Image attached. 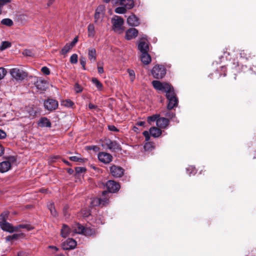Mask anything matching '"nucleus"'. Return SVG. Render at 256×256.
I'll return each mask as SVG.
<instances>
[{
    "label": "nucleus",
    "instance_id": "1",
    "mask_svg": "<svg viewBox=\"0 0 256 256\" xmlns=\"http://www.w3.org/2000/svg\"><path fill=\"white\" fill-rule=\"evenodd\" d=\"M152 84L156 90L166 93V96L168 100V110H170L178 106V100L174 89L171 85L168 83L162 82L156 80H153Z\"/></svg>",
    "mask_w": 256,
    "mask_h": 256
},
{
    "label": "nucleus",
    "instance_id": "2",
    "mask_svg": "<svg viewBox=\"0 0 256 256\" xmlns=\"http://www.w3.org/2000/svg\"><path fill=\"white\" fill-rule=\"evenodd\" d=\"M111 22L112 29L116 32L121 34L124 32V20L122 18L118 16H114L111 20Z\"/></svg>",
    "mask_w": 256,
    "mask_h": 256
},
{
    "label": "nucleus",
    "instance_id": "3",
    "mask_svg": "<svg viewBox=\"0 0 256 256\" xmlns=\"http://www.w3.org/2000/svg\"><path fill=\"white\" fill-rule=\"evenodd\" d=\"M32 82L40 92L46 90L49 86L48 82L40 77H32Z\"/></svg>",
    "mask_w": 256,
    "mask_h": 256
},
{
    "label": "nucleus",
    "instance_id": "4",
    "mask_svg": "<svg viewBox=\"0 0 256 256\" xmlns=\"http://www.w3.org/2000/svg\"><path fill=\"white\" fill-rule=\"evenodd\" d=\"M151 74L156 79H162L166 74V68L163 65L156 64L151 70Z\"/></svg>",
    "mask_w": 256,
    "mask_h": 256
},
{
    "label": "nucleus",
    "instance_id": "5",
    "mask_svg": "<svg viewBox=\"0 0 256 256\" xmlns=\"http://www.w3.org/2000/svg\"><path fill=\"white\" fill-rule=\"evenodd\" d=\"M12 78L18 82L23 80L28 76V73L22 69L14 68L10 70Z\"/></svg>",
    "mask_w": 256,
    "mask_h": 256
},
{
    "label": "nucleus",
    "instance_id": "6",
    "mask_svg": "<svg viewBox=\"0 0 256 256\" xmlns=\"http://www.w3.org/2000/svg\"><path fill=\"white\" fill-rule=\"evenodd\" d=\"M16 162V158L14 156L8 157L6 160L0 163V172H8Z\"/></svg>",
    "mask_w": 256,
    "mask_h": 256
},
{
    "label": "nucleus",
    "instance_id": "7",
    "mask_svg": "<svg viewBox=\"0 0 256 256\" xmlns=\"http://www.w3.org/2000/svg\"><path fill=\"white\" fill-rule=\"evenodd\" d=\"M105 8L103 5L99 6L96 10L94 14V23L100 25L104 15Z\"/></svg>",
    "mask_w": 256,
    "mask_h": 256
},
{
    "label": "nucleus",
    "instance_id": "8",
    "mask_svg": "<svg viewBox=\"0 0 256 256\" xmlns=\"http://www.w3.org/2000/svg\"><path fill=\"white\" fill-rule=\"evenodd\" d=\"M138 49L140 53L148 52V42L146 35H144L140 38L138 43Z\"/></svg>",
    "mask_w": 256,
    "mask_h": 256
},
{
    "label": "nucleus",
    "instance_id": "9",
    "mask_svg": "<svg viewBox=\"0 0 256 256\" xmlns=\"http://www.w3.org/2000/svg\"><path fill=\"white\" fill-rule=\"evenodd\" d=\"M110 172L114 178H120L124 173V170L120 166L113 165L110 167Z\"/></svg>",
    "mask_w": 256,
    "mask_h": 256
},
{
    "label": "nucleus",
    "instance_id": "10",
    "mask_svg": "<svg viewBox=\"0 0 256 256\" xmlns=\"http://www.w3.org/2000/svg\"><path fill=\"white\" fill-rule=\"evenodd\" d=\"M104 145L106 146L108 148L112 151L120 150V146L116 141H112L110 139L106 140L104 142Z\"/></svg>",
    "mask_w": 256,
    "mask_h": 256
},
{
    "label": "nucleus",
    "instance_id": "11",
    "mask_svg": "<svg viewBox=\"0 0 256 256\" xmlns=\"http://www.w3.org/2000/svg\"><path fill=\"white\" fill-rule=\"evenodd\" d=\"M106 185L110 192H116L120 188V184L112 180L108 181Z\"/></svg>",
    "mask_w": 256,
    "mask_h": 256
},
{
    "label": "nucleus",
    "instance_id": "12",
    "mask_svg": "<svg viewBox=\"0 0 256 256\" xmlns=\"http://www.w3.org/2000/svg\"><path fill=\"white\" fill-rule=\"evenodd\" d=\"M44 108L50 111L56 110L58 106V102L53 99H48L44 102Z\"/></svg>",
    "mask_w": 256,
    "mask_h": 256
},
{
    "label": "nucleus",
    "instance_id": "13",
    "mask_svg": "<svg viewBox=\"0 0 256 256\" xmlns=\"http://www.w3.org/2000/svg\"><path fill=\"white\" fill-rule=\"evenodd\" d=\"M76 242L72 238H68L63 242L62 246L64 250L74 249L76 246Z\"/></svg>",
    "mask_w": 256,
    "mask_h": 256
},
{
    "label": "nucleus",
    "instance_id": "14",
    "mask_svg": "<svg viewBox=\"0 0 256 256\" xmlns=\"http://www.w3.org/2000/svg\"><path fill=\"white\" fill-rule=\"evenodd\" d=\"M0 226L4 231L10 233L15 232L14 226L10 223L7 222L6 220H2L0 221Z\"/></svg>",
    "mask_w": 256,
    "mask_h": 256
},
{
    "label": "nucleus",
    "instance_id": "15",
    "mask_svg": "<svg viewBox=\"0 0 256 256\" xmlns=\"http://www.w3.org/2000/svg\"><path fill=\"white\" fill-rule=\"evenodd\" d=\"M98 158L100 162L104 164H108L111 162L112 160V155L105 152H100L98 154Z\"/></svg>",
    "mask_w": 256,
    "mask_h": 256
},
{
    "label": "nucleus",
    "instance_id": "16",
    "mask_svg": "<svg viewBox=\"0 0 256 256\" xmlns=\"http://www.w3.org/2000/svg\"><path fill=\"white\" fill-rule=\"evenodd\" d=\"M72 228H70L66 224H64L61 229L60 234L62 237L66 238L68 236H74Z\"/></svg>",
    "mask_w": 256,
    "mask_h": 256
},
{
    "label": "nucleus",
    "instance_id": "17",
    "mask_svg": "<svg viewBox=\"0 0 256 256\" xmlns=\"http://www.w3.org/2000/svg\"><path fill=\"white\" fill-rule=\"evenodd\" d=\"M127 22L129 26H136L140 24L139 18L134 14H132L127 18Z\"/></svg>",
    "mask_w": 256,
    "mask_h": 256
},
{
    "label": "nucleus",
    "instance_id": "18",
    "mask_svg": "<svg viewBox=\"0 0 256 256\" xmlns=\"http://www.w3.org/2000/svg\"><path fill=\"white\" fill-rule=\"evenodd\" d=\"M170 121L168 118H160L156 120V126L160 128L165 129L168 128Z\"/></svg>",
    "mask_w": 256,
    "mask_h": 256
},
{
    "label": "nucleus",
    "instance_id": "19",
    "mask_svg": "<svg viewBox=\"0 0 256 256\" xmlns=\"http://www.w3.org/2000/svg\"><path fill=\"white\" fill-rule=\"evenodd\" d=\"M117 4L123 6L126 10H130L134 6V0H118Z\"/></svg>",
    "mask_w": 256,
    "mask_h": 256
},
{
    "label": "nucleus",
    "instance_id": "20",
    "mask_svg": "<svg viewBox=\"0 0 256 256\" xmlns=\"http://www.w3.org/2000/svg\"><path fill=\"white\" fill-rule=\"evenodd\" d=\"M138 34V30L135 28H130L126 32V38L130 40L135 38Z\"/></svg>",
    "mask_w": 256,
    "mask_h": 256
},
{
    "label": "nucleus",
    "instance_id": "21",
    "mask_svg": "<svg viewBox=\"0 0 256 256\" xmlns=\"http://www.w3.org/2000/svg\"><path fill=\"white\" fill-rule=\"evenodd\" d=\"M141 62L145 65H148L150 63L152 58L148 52L141 53L140 55Z\"/></svg>",
    "mask_w": 256,
    "mask_h": 256
},
{
    "label": "nucleus",
    "instance_id": "22",
    "mask_svg": "<svg viewBox=\"0 0 256 256\" xmlns=\"http://www.w3.org/2000/svg\"><path fill=\"white\" fill-rule=\"evenodd\" d=\"M88 58L92 62H94L96 60V50L92 47H90L88 50Z\"/></svg>",
    "mask_w": 256,
    "mask_h": 256
},
{
    "label": "nucleus",
    "instance_id": "23",
    "mask_svg": "<svg viewBox=\"0 0 256 256\" xmlns=\"http://www.w3.org/2000/svg\"><path fill=\"white\" fill-rule=\"evenodd\" d=\"M150 133L152 136L154 138H158L162 134V131L160 128L158 126L157 128L153 126L150 129Z\"/></svg>",
    "mask_w": 256,
    "mask_h": 256
},
{
    "label": "nucleus",
    "instance_id": "24",
    "mask_svg": "<svg viewBox=\"0 0 256 256\" xmlns=\"http://www.w3.org/2000/svg\"><path fill=\"white\" fill-rule=\"evenodd\" d=\"M10 0H0V14L3 12H4L6 8H10Z\"/></svg>",
    "mask_w": 256,
    "mask_h": 256
},
{
    "label": "nucleus",
    "instance_id": "25",
    "mask_svg": "<svg viewBox=\"0 0 256 256\" xmlns=\"http://www.w3.org/2000/svg\"><path fill=\"white\" fill-rule=\"evenodd\" d=\"M84 230V227L79 224H76L72 226L74 235L75 234H83Z\"/></svg>",
    "mask_w": 256,
    "mask_h": 256
},
{
    "label": "nucleus",
    "instance_id": "26",
    "mask_svg": "<svg viewBox=\"0 0 256 256\" xmlns=\"http://www.w3.org/2000/svg\"><path fill=\"white\" fill-rule=\"evenodd\" d=\"M38 125L40 127L50 128L51 126V122L46 118L44 117L40 119Z\"/></svg>",
    "mask_w": 256,
    "mask_h": 256
},
{
    "label": "nucleus",
    "instance_id": "27",
    "mask_svg": "<svg viewBox=\"0 0 256 256\" xmlns=\"http://www.w3.org/2000/svg\"><path fill=\"white\" fill-rule=\"evenodd\" d=\"M108 192L106 191H103L102 194V198H100V204L102 206H105L108 202V198L107 196Z\"/></svg>",
    "mask_w": 256,
    "mask_h": 256
},
{
    "label": "nucleus",
    "instance_id": "28",
    "mask_svg": "<svg viewBox=\"0 0 256 256\" xmlns=\"http://www.w3.org/2000/svg\"><path fill=\"white\" fill-rule=\"evenodd\" d=\"M88 36L93 38L95 35V28L93 24H90L88 27Z\"/></svg>",
    "mask_w": 256,
    "mask_h": 256
},
{
    "label": "nucleus",
    "instance_id": "29",
    "mask_svg": "<svg viewBox=\"0 0 256 256\" xmlns=\"http://www.w3.org/2000/svg\"><path fill=\"white\" fill-rule=\"evenodd\" d=\"M96 233V230L94 228H84V230L83 234L87 236H91L94 235Z\"/></svg>",
    "mask_w": 256,
    "mask_h": 256
},
{
    "label": "nucleus",
    "instance_id": "30",
    "mask_svg": "<svg viewBox=\"0 0 256 256\" xmlns=\"http://www.w3.org/2000/svg\"><path fill=\"white\" fill-rule=\"evenodd\" d=\"M186 172L190 176L194 175L196 172V168L192 166H190L186 168Z\"/></svg>",
    "mask_w": 256,
    "mask_h": 256
},
{
    "label": "nucleus",
    "instance_id": "31",
    "mask_svg": "<svg viewBox=\"0 0 256 256\" xmlns=\"http://www.w3.org/2000/svg\"><path fill=\"white\" fill-rule=\"evenodd\" d=\"M92 83L96 86L98 90H102L103 88L102 84L96 78L92 79Z\"/></svg>",
    "mask_w": 256,
    "mask_h": 256
},
{
    "label": "nucleus",
    "instance_id": "32",
    "mask_svg": "<svg viewBox=\"0 0 256 256\" xmlns=\"http://www.w3.org/2000/svg\"><path fill=\"white\" fill-rule=\"evenodd\" d=\"M1 24L8 26H11L14 24L13 21L8 18L2 19L1 20Z\"/></svg>",
    "mask_w": 256,
    "mask_h": 256
},
{
    "label": "nucleus",
    "instance_id": "33",
    "mask_svg": "<svg viewBox=\"0 0 256 256\" xmlns=\"http://www.w3.org/2000/svg\"><path fill=\"white\" fill-rule=\"evenodd\" d=\"M90 206H96L99 205H101L100 204V198H94L90 199Z\"/></svg>",
    "mask_w": 256,
    "mask_h": 256
},
{
    "label": "nucleus",
    "instance_id": "34",
    "mask_svg": "<svg viewBox=\"0 0 256 256\" xmlns=\"http://www.w3.org/2000/svg\"><path fill=\"white\" fill-rule=\"evenodd\" d=\"M48 207L49 210H50L51 214L54 216H56L57 212L56 211V210L54 204L52 202H50L48 205Z\"/></svg>",
    "mask_w": 256,
    "mask_h": 256
},
{
    "label": "nucleus",
    "instance_id": "35",
    "mask_svg": "<svg viewBox=\"0 0 256 256\" xmlns=\"http://www.w3.org/2000/svg\"><path fill=\"white\" fill-rule=\"evenodd\" d=\"M154 143L147 142L144 145V149L146 151H151L154 148Z\"/></svg>",
    "mask_w": 256,
    "mask_h": 256
},
{
    "label": "nucleus",
    "instance_id": "36",
    "mask_svg": "<svg viewBox=\"0 0 256 256\" xmlns=\"http://www.w3.org/2000/svg\"><path fill=\"white\" fill-rule=\"evenodd\" d=\"M72 47L69 44H66L62 48L61 50V54H66L70 50Z\"/></svg>",
    "mask_w": 256,
    "mask_h": 256
},
{
    "label": "nucleus",
    "instance_id": "37",
    "mask_svg": "<svg viewBox=\"0 0 256 256\" xmlns=\"http://www.w3.org/2000/svg\"><path fill=\"white\" fill-rule=\"evenodd\" d=\"M160 116L158 114H154L152 116H148L147 118L148 122L150 124L154 122H156V120L159 118Z\"/></svg>",
    "mask_w": 256,
    "mask_h": 256
},
{
    "label": "nucleus",
    "instance_id": "38",
    "mask_svg": "<svg viewBox=\"0 0 256 256\" xmlns=\"http://www.w3.org/2000/svg\"><path fill=\"white\" fill-rule=\"evenodd\" d=\"M11 44L8 41H4L2 42L0 46V50H3L7 48L10 47Z\"/></svg>",
    "mask_w": 256,
    "mask_h": 256
},
{
    "label": "nucleus",
    "instance_id": "39",
    "mask_svg": "<svg viewBox=\"0 0 256 256\" xmlns=\"http://www.w3.org/2000/svg\"><path fill=\"white\" fill-rule=\"evenodd\" d=\"M115 12L118 14H124L126 12V9L123 6L116 8L114 10Z\"/></svg>",
    "mask_w": 256,
    "mask_h": 256
},
{
    "label": "nucleus",
    "instance_id": "40",
    "mask_svg": "<svg viewBox=\"0 0 256 256\" xmlns=\"http://www.w3.org/2000/svg\"><path fill=\"white\" fill-rule=\"evenodd\" d=\"M163 114L166 117H167V118H172L173 117L175 116V114L170 111V110H168L164 112Z\"/></svg>",
    "mask_w": 256,
    "mask_h": 256
},
{
    "label": "nucleus",
    "instance_id": "41",
    "mask_svg": "<svg viewBox=\"0 0 256 256\" xmlns=\"http://www.w3.org/2000/svg\"><path fill=\"white\" fill-rule=\"evenodd\" d=\"M128 72L129 76L130 78L131 81L133 82L134 80L135 79V77H136L135 72H134V70H132L128 69Z\"/></svg>",
    "mask_w": 256,
    "mask_h": 256
},
{
    "label": "nucleus",
    "instance_id": "42",
    "mask_svg": "<svg viewBox=\"0 0 256 256\" xmlns=\"http://www.w3.org/2000/svg\"><path fill=\"white\" fill-rule=\"evenodd\" d=\"M12 240H18L20 238L24 237V233L20 232L18 234H14L12 235Z\"/></svg>",
    "mask_w": 256,
    "mask_h": 256
},
{
    "label": "nucleus",
    "instance_id": "43",
    "mask_svg": "<svg viewBox=\"0 0 256 256\" xmlns=\"http://www.w3.org/2000/svg\"><path fill=\"white\" fill-rule=\"evenodd\" d=\"M70 62L72 64H76L78 62V55L76 54H73L70 58Z\"/></svg>",
    "mask_w": 256,
    "mask_h": 256
},
{
    "label": "nucleus",
    "instance_id": "44",
    "mask_svg": "<svg viewBox=\"0 0 256 256\" xmlns=\"http://www.w3.org/2000/svg\"><path fill=\"white\" fill-rule=\"evenodd\" d=\"M74 104V102L70 100H66L63 102V105L67 107H71Z\"/></svg>",
    "mask_w": 256,
    "mask_h": 256
},
{
    "label": "nucleus",
    "instance_id": "45",
    "mask_svg": "<svg viewBox=\"0 0 256 256\" xmlns=\"http://www.w3.org/2000/svg\"><path fill=\"white\" fill-rule=\"evenodd\" d=\"M22 54L24 56H34V53L32 52L30 50H24L22 52Z\"/></svg>",
    "mask_w": 256,
    "mask_h": 256
},
{
    "label": "nucleus",
    "instance_id": "46",
    "mask_svg": "<svg viewBox=\"0 0 256 256\" xmlns=\"http://www.w3.org/2000/svg\"><path fill=\"white\" fill-rule=\"evenodd\" d=\"M74 90L76 93L80 92L82 90V86L78 83L75 84L74 86Z\"/></svg>",
    "mask_w": 256,
    "mask_h": 256
},
{
    "label": "nucleus",
    "instance_id": "47",
    "mask_svg": "<svg viewBox=\"0 0 256 256\" xmlns=\"http://www.w3.org/2000/svg\"><path fill=\"white\" fill-rule=\"evenodd\" d=\"M6 70L4 68H0V80L6 75Z\"/></svg>",
    "mask_w": 256,
    "mask_h": 256
},
{
    "label": "nucleus",
    "instance_id": "48",
    "mask_svg": "<svg viewBox=\"0 0 256 256\" xmlns=\"http://www.w3.org/2000/svg\"><path fill=\"white\" fill-rule=\"evenodd\" d=\"M75 170L77 174H82L86 172V168L84 167H76Z\"/></svg>",
    "mask_w": 256,
    "mask_h": 256
},
{
    "label": "nucleus",
    "instance_id": "49",
    "mask_svg": "<svg viewBox=\"0 0 256 256\" xmlns=\"http://www.w3.org/2000/svg\"><path fill=\"white\" fill-rule=\"evenodd\" d=\"M70 160L73 162H83V160L82 158H78L76 156H72L70 157Z\"/></svg>",
    "mask_w": 256,
    "mask_h": 256
},
{
    "label": "nucleus",
    "instance_id": "50",
    "mask_svg": "<svg viewBox=\"0 0 256 256\" xmlns=\"http://www.w3.org/2000/svg\"><path fill=\"white\" fill-rule=\"evenodd\" d=\"M80 64L83 67V68L84 70H86V68H85V66H86V58L83 57V56H81L80 58Z\"/></svg>",
    "mask_w": 256,
    "mask_h": 256
},
{
    "label": "nucleus",
    "instance_id": "51",
    "mask_svg": "<svg viewBox=\"0 0 256 256\" xmlns=\"http://www.w3.org/2000/svg\"><path fill=\"white\" fill-rule=\"evenodd\" d=\"M41 71L42 72L43 74L46 75H48L50 74V70L46 66L42 67L41 68Z\"/></svg>",
    "mask_w": 256,
    "mask_h": 256
},
{
    "label": "nucleus",
    "instance_id": "52",
    "mask_svg": "<svg viewBox=\"0 0 256 256\" xmlns=\"http://www.w3.org/2000/svg\"><path fill=\"white\" fill-rule=\"evenodd\" d=\"M8 216V213L7 212L2 214L0 216V221L2 220H6V218Z\"/></svg>",
    "mask_w": 256,
    "mask_h": 256
},
{
    "label": "nucleus",
    "instance_id": "53",
    "mask_svg": "<svg viewBox=\"0 0 256 256\" xmlns=\"http://www.w3.org/2000/svg\"><path fill=\"white\" fill-rule=\"evenodd\" d=\"M102 0L106 4H108L110 2L112 4L117 5L118 2V0Z\"/></svg>",
    "mask_w": 256,
    "mask_h": 256
},
{
    "label": "nucleus",
    "instance_id": "54",
    "mask_svg": "<svg viewBox=\"0 0 256 256\" xmlns=\"http://www.w3.org/2000/svg\"><path fill=\"white\" fill-rule=\"evenodd\" d=\"M96 222L98 224H104V220L103 218H97L96 219Z\"/></svg>",
    "mask_w": 256,
    "mask_h": 256
},
{
    "label": "nucleus",
    "instance_id": "55",
    "mask_svg": "<svg viewBox=\"0 0 256 256\" xmlns=\"http://www.w3.org/2000/svg\"><path fill=\"white\" fill-rule=\"evenodd\" d=\"M22 228H26L28 230H32L34 228V227L28 224H22Z\"/></svg>",
    "mask_w": 256,
    "mask_h": 256
},
{
    "label": "nucleus",
    "instance_id": "56",
    "mask_svg": "<svg viewBox=\"0 0 256 256\" xmlns=\"http://www.w3.org/2000/svg\"><path fill=\"white\" fill-rule=\"evenodd\" d=\"M108 128L112 132H118L119 130L114 125H110L108 126Z\"/></svg>",
    "mask_w": 256,
    "mask_h": 256
},
{
    "label": "nucleus",
    "instance_id": "57",
    "mask_svg": "<svg viewBox=\"0 0 256 256\" xmlns=\"http://www.w3.org/2000/svg\"><path fill=\"white\" fill-rule=\"evenodd\" d=\"M143 135L145 137L146 140V142H148L150 140V135H149V132L148 131H144L143 132Z\"/></svg>",
    "mask_w": 256,
    "mask_h": 256
},
{
    "label": "nucleus",
    "instance_id": "58",
    "mask_svg": "<svg viewBox=\"0 0 256 256\" xmlns=\"http://www.w3.org/2000/svg\"><path fill=\"white\" fill-rule=\"evenodd\" d=\"M6 136V133L4 130L0 129V139H3Z\"/></svg>",
    "mask_w": 256,
    "mask_h": 256
},
{
    "label": "nucleus",
    "instance_id": "59",
    "mask_svg": "<svg viewBox=\"0 0 256 256\" xmlns=\"http://www.w3.org/2000/svg\"><path fill=\"white\" fill-rule=\"evenodd\" d=\"M78 42V37L76 36L73 40L71 42V43L69 44L70 46H72V47H73Z\"/></svg>",
    "mask_w": 256,
    "mask_h": 256
},
{
    "label": "nucleus",
    "instance_id": "60",
    "mask_svg": "<svg viewBox=\"0 0 256 256\" xmlns=\"http://www.w3.org/2000/svg\"><path fill=\"white\" fill-rule=\"evenodd\" d=\"M240 55L241 58H247L246 54L245 53L244 50H241L240 52Z\"/></svg>",
    "mask_w": 256,
    "mask_h": 256
},
{
    "label": "nucleus",
    "instance_id": "61",
    "mask_svg": "<svg viewBox=\"0 0 256 256\" xmlns=\"http://www.w3.org/2000/svg\"><path fill=\"white\" fill-rule=\"evenodd\" d=\"M88 108L90 110L95 109L97 108V106L96 105L93 104L92 103H90L88 105Z\"/></svg>",
    "mask_w": 256,
    "mask_h": 256
},
{
    "label": "nucleus",
    "instance_id": "62",
    "mask_svg": "<svg viewBox=\"0 0 256 256\" xmlns=\"http://www.w3.org/2000/svg\"><path fill=\"white\" fill-rule=\"evenodd\" d=\"M98 72L100 74H102L104 72V68L102 66H98Z\"/></svg>",
    "mask_w": 256,
    "mask_h": 256
},
{
    "label": "nucleus",
    "instance_id": "63",
    "mask_svg": "<svg viewBox=\"0 0 256 256\" xmlns=\"http://www.w3.org/2000/svg\"><path fill=\"white\" fill-rule=\"evenodd\" d=\"M228 55H229V53H228V52H224V55H223V56H220V59H221V58H226V59H227V58H227V56H228Z\"/></svg>",
    "mask_w": 256,
    "mask_h": 256
},
{
    "label": "nucleus",
    "instance_id": "64",
    "mask_svg": "<svg viewBox=\"0 0 256 256\" xmlns=\"http://www.w3.org/2000/svg\"><path fill=\"white\" fill-rule=\"evenodd\" d=\"M15 231H17L19 228H22V224H19L16 226H14Z\"/></svg>",
    "mask_w": 256,
    "mask_h": 256
}]
</instances>
